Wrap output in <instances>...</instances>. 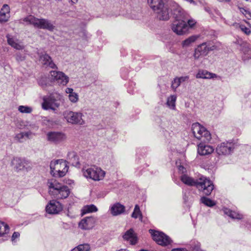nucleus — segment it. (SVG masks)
Segmentation results:
<instances>
[{
    "label": "nucleus",
    "instance_id": "nucleus-37",
    "mask_svg": "<svg viewBox=\"0 0 251 251\" xmlns=\"http://www.w3.org/2000/svg\"><path fill=\"white\" fill-rule=\"evenodd\" d=\"M18 110L23 113H30L32 111V108L27 106L21 105L19 106Z\"/></svg>",
    "mask_w": 251,
    "mask_h": 251
},
{
    "label": "nucleus",
    "instance_id": "nucleus-13",
    "mask_svg": "<svg viewBox=\"0 0 251 251\" xmlns=\"http://www.w3.org/2000/svg\"><path fill=\"white\" fill-rule=\"evenodd\" d=\"M67 138L65 134L62 132L50 131L47 134V140L52 143L58 144L63 142Z\"/></svg>",
    "mask_w": 251,
    "mask_h": 251
},
{
    "label": "nucleus",
    "instance_id": "nucleus-22",
    "mask_svg": "<svg viewBox=\"0 0 251 251\" xmlns=\"http://www.w3.org/2000/svg\"><path fill=\"white\" fill-rule=\"evenodd\" d=\"M9 18L10 7L8 5L4 4L0 11V22H6L8 21Z\"/></svg>",
    "mask_w": 251,
    "mask_h": 251
},
{
    "label": "nucleus",
    "instance_id": "nucleus-31",
    "mask_svg": "<svg viewBox=\"0 0 251 251\" xmlns=\"http://www.w3.org/2000/svg\"><path fill=\"white\" fill-rule=\"evenodd\" d=\"M131 217L134 219H137L139 217L140 221H142L143 215L138 204L135 205L133 212L131 214Z\"/></svg>",
    "mask_w": 251,
    "mask_h": 251
},
{
    "label": "nucleus",
    "instance_id": "nucleus-44",
    "mask_svg": "<svg viewBox=\"0 0 251 251\" xmlns=\"http://www.w3.org/2000/svg\"><path fill=\"white\" fill-rule=\"evenodd\" d=\"M240 27L241 29L247 35H249L251 33V31L250 30V29L248 28V27H246L244 25H240Z\"/></svg>",
    "mask_w": 251,
    "mask_h": 251
},
{
    "label": "nucleus",
    "instance_id": "nucleus-33",
    "mask_svg": "<svg viewBox=\"0 0 251 251\" xmlns=\"http://www.w3.org/2000/svg\"><path fill=\"white\" fill-rule=\"evenodd\" d=\"M98 211L97 207L94 204L86 205L82 209V214H85L89 212H96Z\"/></svg>",
    "mask_w": 251,
    "mask_h": 251
},
{
    "label": "nucleus",
    "instance_id": "nucleus-47",
    "mask_svg": "<svg viewBox=\"0 0 251 251\" xmlns=\"http://www.w3.org/2000/svg\"><path fill=\"white\" fill-rule=\"evenodd\" d=\"M20 236V233L18 232H14L12 236V240H14Z\"/></svg>",
    "mask_w": 251,
    "mask_h": 251
},
{
    "label": "nucleus",
    "instance_id": "nucleus-20",
    "mask_svg": "<svg viewBox=\"0 0 251 251\" xmlns=\"http://www.w3.org/2000/svg\"><path fill=\"white\" fill-rule=\"evenodd\" d=\"M125 240L129 241L131 245H135L137 242V237L132 228L127 230L123 235Z\"/></svg>",
    "mask_w": 251,
    "mask_h": 251
},
{
    "label": "nucleus",
    "instance_id": "nucleus-38",
    "mask_svg": "<svg viewBox=\"0 0 251 251\" xmlns=\"http://www.w3.org/2000/svg\"><path fill=\"white\" fill-rule=\"evenodd\" d=\"M38 83L40 86L44 88L47 86V79L46 77L42 76L38 79Z\"/></svg>",
    "mask_w": 251,
    "mask_h": 251
},
{
    "label": "nucleus",
    "instance_id": "nucleus-42",
    "mask_svg": "<svg viewBox=\"0 0 251 251\" xmlns=\"http://www.w3.org/2000/svg\"><path fill=\"white\" fill-rule=\"evenodd\" d=\"M15 57L16 60L18 62L23 61L25 59V56H24L21 53H16Z\"/></svg>",
    "mask_w": 251,
    "mask_h": 251
},
{
    "label": "nucleus",
    "instance_id": "nucleus-30",
    "mask_svg": "<svg viewBox=\"0 0 251 251\" xmlns=\"http://www.w3.org/2000/svg\"><path fill=\"white\" fill-rule=\"evenodd\" d=\"M198 37L197 35H192L184 40L182 43L183 48L189 47L192 43L195 42Z\"/></svg>",
    "mask_w": 251,
    "mask_h": 251
},
{
    "label": "nucleus",
    "instance_id": "nucleus-49",
    "mask_svg": "<svg viewBox=\"0 0 251 251\" xmlns=\"http://www.w3.org/2000/svg\"><path fill=\"white\" fill-rule=\"evenodd\" d=\"M178 170L179 171L181 172L182 173H184L186 171V169L182 165L178 166Z\"/></svg>",
    "mask_w": 251,
    "mask_h": 251
},
{
    "label": "nucleus",
    "instance_id": "nucleus-27",
    "mask_svg": "<svg viewBox=\"0 0 251 251\" xmlns=\"http://www.w3.org/2000/svg\"><path fill=\"white\" fill-rule=\"evenodd\" d=\"M223 211L225 214L232 219L240 220L243 218V215L242 214L235 211H232L227 208H224Z\"/></svg>",
    "mask_w": 251,
    "mask_h": 251
},
{
    "label": "nucleus",
    "instance_id": "nucleus-10",
    "mask_svg": "<svg viewBox=\"0 0 251 251\" xmlns=\"http://www.w3.org/2000/svg\"><path fill=\"white\" fill-rule=\"evenodd\" d=\"M186 21H187V16L182 17L180 19H176L172 25V30L177 35L184 34L188 30V26Z\"/></svg>",
    "mask_w": 251,
    "mask_h": 251
},
{
    "label": "nucleus",
    "instance_id": "nucleus-32",
    "mask_svg": "<svg viewBox=\"0 0 251 251\" xmlns=\"http://www.w3.org/2000/svg\"><path fill=\"white\" fill-rule=\"evenodd\" d=\"M90 246L89 244L85 243L80 244L73 249L71 251H90Z\"/></svg>",
    "mask_w": 251,
    "mask_h": 251
},
{
    "label": "nucleus",
    "instance_id": "nucleus-41",
    "mask_svg": "<svg viewBox=\"0 0 251 251\" xmlns=\"http://www.w3.org/2000/svg\"><path fill=\"white\" fill-rule=\"evenodd\" d=\"M180 84L181 83H180V81H179V80H178L177 77H176L172 81V87L173 89H176L180 85Z\"/></svg>",
    "mask_w": 251,
    "mask_h": 251
},
{
    "label": "nucleus",
    "instance_id": "nucleus-39",
    "mask_svg": "<svg viewBox=\"0 0 251 251\" xmlns=\"http://www.w3.org/2000/svg\"><path fill=\"white\" fill-rule=\"evenodd\" d=\"M238 9L240 12L243 14L248 19H250L251 18V13L249 11L245 9L244 8L240 7H238Z\"/></svg>",
    "mask_w": 251,
    "mask_h": 251
},
{
    "label": "nucleus",
    "instance_id": "nucleus-48",
    "mask_svg": "<svg viewBox=\"0 0 251 251\" xmlns=\"http://www.w3.org/2000/svg\"><path fill=\"white\" fill-rule=\"evenodd\" d=\"M66 93L69 94V95H71L74 93V90L72 88H67L66 89Z\"/></svg>",
    "mask_w": 251,
    "mask_h": 251
},
{
    "label": "nucleus",
    "instance_id": "nucleus-56",
    "mask_svg": "<svg viewBox=\"0 0 251 251\" xmlns=\"http://www.w3.org/2000/svg\"><path fill=\"white\" fill-rule=\"evenodd\" d=\"M172 251H178V249H174L172 250Z\"/></svg>",
    "mask_w": 251,
    "mask_h": 251
},
{
    "label": "nucleus",
    "instance_id": "nucleus-53",
    "mask_svg": "<svg viewBox=\"0 0 251 251\" xmlns=\"http://www.w3.org/2000/svg\"><path fill=\"white\" fill-rule=\"evenodd\" d=\"M194 249L196 251H201V250H199V248L197 247V246H196L194 248Z\"/></svg>",
    "mask_w": 251,
    "mask_h": 251
},
{
    "label": "nucleus",
    "instance_id": "nucleus-36",
    "mask_svg": "<svg viewBox=\"0 0 251 251\" xmlns=\"http://www.w3.org/2000/svg\"><path fill=\"white\" fill-rule=\"evenodd\" d=\"M176 100V96L172 95L167 99V104L172 109L175 108V102Z\"/></svg>",
    "mask_w": 251,
    "mask_h": 251
},
{
    "label": "nucleus",
    "instance_id": "nucleus-25",
    "mask_svg": "<svg viewBox=\"0 0 251 251\" xmlns=\"http://www.w3.org/2000/svg\"><path fill=\"white\" fill-rule=\"evenodd\" d=\"M67 159L69 160L70 163L74 166L78 167L80 165L78 161V156L75 151H71L68 153Z\"/></svg>",
    "mask_w": 251,
    "mask_h": 251
},
{
    "label": "nucleus",
    "instance_id": "nucleus-40",
    "mask_svg": "<svg viewBox=\"0 0 251 251\" xmlns=\"http://www.w3.org/2000/svg\"><path fill=\"white\" fill-rule=\"evenodd\" d=\"M69 98L72 102L75 103L78 100V95L76 93L74 92L71 95H69Z\"/></svg>",
    "mask_w": 251,
    "mask_h": 251
},
{
    "label": "nucleus",
    "instance_id": "nucleus-3",
    "mask_svg": "<svg viewBox=\"0 0 251 251\" xmlns=\"http://www.w3.org/2000/svg\"><path fill=\"white\" fill-rule=\"evenodd\" d=\"M23 21L27 25H33L35 27L47 29L52 31L55 26L50 22V21L46 19H38L34 16L30 15L23 18Z\"/></svg>",
    "mask_w": 251,
    "mask_h": 251
},
{
    "label": "nucleus",
    "instance_id": "nucleus-19",
    "mask_svg": "<svg viewBox=\"0 0 251 251\" xmlns=\"http://www.w3.org/2000/svg\"><path fill=\"white\" fill-rule=\"evenodd\" d=\"M39 58L43 65L52 69H57V67L53 62L52 58L47 53H41L39 55Z\"/></svg>",
    "mask_w": 251,
    "mask_h": 251
},
{
    "label": "nucleus",
    "instance_id": "nucleus-34",
    "mask_svg": "<svg viewBox=\"0 0 251 251\" xmlns=\"http://www.w3.org/2000/svg\"><path fill=\"white\" fill-rule=\"evenodd\" d=\"M201 201L202 203L209 207H213L216 205V202L206 197H201Z\"/></svg>",
    "mask_w": 251,
    "mask_h": 251
},
{
    "label": "nucleus",
    "instance_id": "nucleus-29",
    "mask_svg": "<svg viewBox=\"0 0 251 251\" xmlns=\"http://www.w3.org/2000/svg\"><path fill=\"white\" fill-rule=\"evenodd\" d=\"M6 38L7 39L8 44L11 47L19 50H22L23 49V47L19 44L16 43L14 39L11 37V36L9 34H7L6 35Z\"/></svg>",
    "mask_w": 251,
    "mask_h": 251
},
{
    "label": "nucleus",
    "instance_id": "nucleus-7",
    "mask_svg": "<svg viewBox=\"0 0 251 251\" xmlns=\"http://www.w3.org/2000/svg\"><path fill=\"white\" fill-rule=\"evenodd\" d=\"M83 175L86 178H89L94 180L102 179L105 175V172L100 168L93 166L86 169H83Z\"/></svg>",
    "mask_w": 251,
    "mask_h": 251
},
{
    "label": "nucleus",
    "instance_id": "nucleus-16",
    "mask_svg": "<svg viewBox=\"0 0 251 251\" xmlns=\"http://www.w3.org/2000/svg\"><path fill=\"white\" fill-rule=\"evenodd\" d=\"M51 79L58 84L66 85L69 81V77L62 72L52 71L50 72Z\"/></svg>",
    "mask_w": 251,
    "mask_h": 251
},
{
    "label": "nucleus",
    "instance_id": "nucleus-35",
    "mask_svg": "<svg viewBox=\"0 0 251 251\" xmlns=\"http://www.w3.org/2000/svg\"><path fill=\"white\" fill-rule=\"evenodd\" d=\"M9 226L4 223L0 222V237L8 232Z\"/></svg>",
    "mask_w": 251,
    "mask_h": 251
},
{
    "label": "nucleus",
    "instance_id": "nucleus-54",
    "mask_svg": "<svg viewBox=\"0 0 251 251\" xmlns=\"http://www.w3.org/2000/svg\"><path fill=\"white\" fill-rule=\"evenodd\" d=\"M178 251H187L185 249H179L178 248Z\"/></svg>",
    "mask_w": 251,
    "mask_h": 251
},
{
    "label": "nucleus",
    "instance_id": "nucleus-23",
    "mask_svg": "<svg viewBox=\"0 0 251 251\" xmlns=\"http://www.w3.org/2000/svg\"><path fill=\"white\" fill-rule=\"evenodd\" d=\"M48 186L49 188V193L50 195H54L57 191H58L63 185L57 182L55 180L51 179L48 182Z\"/></svg>",
    "mask_w": 251,
    "mask_h": 251
},
{
    "label": "nucleus",
    "instance_id": "nucleus-45",
    "mask_svg": "<svg viewBox=\"0 0 251 251\" xmlns=\"http://www.w3.org/2000/svg\"><path fill=\"white\" fill-rule=\"evenodd\" d=\"M25 136V134L24 132H21L19 134H17L16 136V138L20 142H22V139Z\"/></svg>",
    "mask_w": 251,
    "mask_h": 251
},
{
    "label": "nucleus",
    "instance_id": "nucleus-18",
    "mask_svg": "<svg viewBox=\"0 0 251 251\" xmlns=\"http://www.w3.org/2000/svg\"><path fill=\"white\" fill-rule=\"evenodd\" d=\"M95 219L93 217H87L81 220L79 223V227L84 230L92 228L95 224Z\"/></svg>",
    "mask_w": 251,
    "mask_h": 251
},
{
    "label": "nucleus",
    "instance_id": "nucleus-43",
    "mask_svg": "<svg viewBox=\"0 0 251 251\" xmlns=\"http://www.w3.org/2000/svg\"><path fill=\"white\" fill-rule=\"evenodd\" d=\"M187 25L188 26V28L189 27H193L196 24V22L193 19H190L187 20Z\"/></svg>",
    "mask_w": 251,
    "mask_h": 251
},
{
    "label": "nucleus",
    "instance_id": "nucleus-4",
    "mask_svg": "<svg viewBox=\"0 0 251 251\" xmlns=\"http://www.w3.org/2000/svg\"><path fill=\"white\" fill-rule=\"evenodd\" d=\"M68 168L67 162L62 159L51 161L50 163V174L54 177L64 176Z\"/></svg>",
    "mask_w": 251,
    "mask_h": 251
},
{
    "label": "nucleus",
    "instance_id": "nucleus-12",
    "mask_svg": "<svg viewBox=\"0 0 251 251\" xmlns=\"http://www.w3.org/2000/svg\"><path fill=\"white\" fill-rule=\"evenodd\" d=\"M64 118L68 123L72 124L83 125L84 121L82 118V114L81 112H75L72 111L66 110L63 114Z\"/></svg>",
    "mask_w": 251,
    "mask_h": 251
},
{
    "label": "nucleus",
    "instance_id": "nucleus-17",
    "mask_svg": "<svg viewBox=\"0 0 251 251\" xmlns=\"http://www.w3.org/2000/svg\"><path fill=\"white\" fill-rule=\"evenodd\" d=\"M170 8L175 19H180L182 17L187 16L182 8L175 2L170 3Z\"/></svg>",
    "mask_w": 251,
    "mask_h": 251
},
{
    "label": "nucleus",
    "instance_id": "nucleus-50",
    "mask_svg": "<svg viewBox=\"0 0 251 251\" xmlns=\"http://www.w3.org/2000/svg\"><path fill=\"white\" fill-rule=\"evenodd\" d=\"M204 9L205 11L206 12H207V13H211V9H210V8L209 7H204Z\"/></svg>",
    "mask_w": 251,
    "mask_h": 251
},
{
    "label": "nucleus",
    "instance_id": "nucleus-2",
    "mask_svg": "<svg viewBox=\"0 0 251 251\" xmlns=\"http://www.w3.org/2000/svg\"><path fill=\"white\" fill-rule=\"evenodd\" d=\"M151 8L157 14L159 20L167 21L169 19V9L162 0H148Z\"/></svg>",
    "mask_w": 251,
    "mask_h": 251
},
{
    "label": "nucleus",
    "instance_id": "nucleus-6",
    "mask_svg": "<svg viewBox=\"0 0 251 251\" xmlns=\"http://www.w3.org/2000/svg\"><path fill=\"white\" fill-rule=\"evenodd\" d=\"M62 101V96L59 94H52L48 98L44 99L42 108L45 110H55L58 108Z\"/></svg>",
    "mask_w": 251,
    "mask_h": 251
},
{
    "label": "nucleus",
    "instance_id": "nucleus-28",
    "mask_svg": "<svg viewBox=\"0 0 251 251\" xmlns=\"http://www.w3.org/2000/svg\"><path fill=\"white\" fill-rule=\"evenodd\" d=\"M214 76H216L215 74L209 73L206 70H200L196 75L197 78L208 79L213 78Z\"/></svg>",
    "mask_w": 251,
    "mask_h": 251
},
{
    "label": "nucleus",
    "instance_id": "nucleus-14",
    "mask_svg": "<svg viewBox=\"0 0 251 251\" xmlns=\"http://www.w3.org/2000/svg\"><path fill=\"white\" fill-rule=\"evenodd\" d=\"M233 149V144L232 143L223 142L217 146L216 151L219 155H226L230 154Z\"/></svg>",
    "mask_w": 251,
    "mask_h": 251
},
{
    "label": "nucleus",
    "instance_id": "nucleus-8",
    "mask_svg": "<svg viewBox=\"0 0 251 251\" xmlns=\"http://www.w3.org/2000/svg\"><path fill=\"white\" fill-rule=\"evenodd\" d=\"M216 49V46L211 42H204L199 45L195 50L194 57L198 59L201 56H204L208 54L210 51Z\"/></svg>",
    "mask_w": 251,
    "mask_h": 251
},
{
    "label": "nucleus",
    "instance_id": "nucleus-46",
    "mask_svg": "<svg viewBox=\"0 0 251 251\" xmlns=\"http://www.w3.org/2000/svg\"><path fill=\"white\" fill-rule=\"evenodd\" d=\"M189 78V77L187 76H181L180 77H177L178 80L179 81H180V83H182L183 82L185 81L186 80H188Z\"/></svg>",
    "mask_w": 251,
    "mask_h": 251
},
{
    "label": "nucleus",
    "instance_id": "nucleus-52",
    "mask_svg": "<svg viewBox=\"0 0 251 251\" xmlns=\"http://www.w3.org/2000/svg\"><path fill=\"white\" fill-rule=\"evenodd\" d=\"M24 133H25V136L27 138H28L29 136V134H30V133H29V132H24Z\"/></svg>",
    "mask_w": 251,
    "mask_h": 251
},
{
    "label": "nucleus",
    "instance_id": "nucleus-24",
    "mask_svg": "<svg viewBox=\"0 0 251 251\" xmlns=\"http://www.w3.org/2000/svg\"><path fill=\"white\" fill-rule=\"evenodd\" d=\"M70 193V190L69 187L66 185H63V187L53 196L57 199H63L67 198Z\"/></svg>",
    "mask_w": 251,
    "mask_h": 251
},
{
    "label": "nucleus",
    "instance_id": "nucleus-26",
    "mask_svg": "<svg viewBox=\"0 0 251 251\" xmlns=\"http://www.w3.org/2000/svg\"><path fill=\"white\" fill-rule=\"evenodd\" d=\"M125 206L119 203H116L111 208V212L113 216H117L121 214L125 211Z\"/></svg>",
    "mask_w": 251,
    "mask_h": 251
},
{
    "label": "nucleus",
    "instance_id": "nucleus-21",
    "mask_svg": "<svg viewBox=\"0 0 251 251\" xmlns=\"http://www.w3.org/2000/svg\"><path fill=\"white\" fill-rule=\"evenodd\" d=\"M214 151V148L209 145H205L203 143H200L198 146V152L201 155H206L211 154Z\"/></svg>",
    "mask_w": 251,
    "mask_h": 251
},
{
    "label": "nucleus",
    "instance_id": "nucleus-15",
    "mask_svg": "<svg viewBox=\"0 0 251 251\" xmlns=\"http://www.w3.org/2000/svg\"><path fill=\"white\" fill-rule=\"evenodd\" d=\"M63 209V205L56 200L50 201L46 206V212L50 214H57Z\"/></svg>",
    "mask_w": 251,
    "mask_h": 251
},
{
    "label": "nucleus",
    "instance_id": "nucleus-5",
    "mask_svg": "<svg viewBox=\"0 0 251 251\" xmlns=\"http://www.w3.org/2000/svg\"><path fill=\"white\" fill-rule=\"evenodd\" d=\"M192 131L194 137L204 143L208 142L211 139L210 132L198 123L192 125Z\"/></svg>",
    "mask_w": 251,
    "mask_h": 251
},
{
    "label": "nucleus",
    "instance_id": "nucleus-55",
    "mask_svg": "<svg viewBox=\"0 0 251 251\" xmlns=\"http://www.w3.org/2000/svg\"><path fill=\"white\" fill-rule=\"evenodd\" d=\"M71 1L73 3H75L77 2V0H71Z\"/></svg>",
    "mask_w": 251,
    "mask_h": 251
},
{
    "label": "nucleus",
    "instance_id": "nucleus-11",
    "mask_svg": "<svg viewBox=\"0 0 251 251\" xmlns=\"http://www.w3.org/2000/svg\"><path fill=\"white\" fill-rule=\"evenodd\" d=\"M149 232L151 235L153 240L158 245L166 246L170 245L172 242V240L171 238L162 232L153 229H150Z\"/></svg>",
    "mask_w": 251,
    "mask_h": 251
},
{
    "label": "nucleus",
    "instance_id": "nucleus-9",
    "mask_svg": "<svg viewBox=\"0 0 251 251\" xmlns=\"http://www.w3.org/2000/svg\"><path fill=\"white\" fill-rule=\"evenodd\" d=\"M11 164L14 166V169L16 172L24 170L28 172L32 169L31 162L25 158L14 157L11 161Z\"/></svg>",
    "mask_w": 251,
    "mask_h": 251
},
{
    "label": "nucleus",
    "instance_id": "nucleus-51",
    "mask_svg": "<svg viewBox=\"0 0 251 251\" xmlns=\"http://www.w3.org/2000/svg\"><path fill=\"white\" fill-rule=\"evenodd\" d=\"M200 3L203 6H204L206 4V2L204 1H200Z\"/></svg>",
    "mask_w": 251,
    "mask_h": 251
},
{
    "label": "nucleus",
    "instance_id": "nucleus-1",
    "mask_svg": "<svg viewBox=\"0 0 251 251\" xmlns=\"http://www.w3.org/2000/svg\"><path fill=\"white\" fill-rule=\"evenodd\" d=\"M180 180L186 185L195 186L206 196L210 195L214 188L212 181L202 176L194 179L187 175H183L180 177Z\"/></svg>",
    "mask_w": 251,
    "mask_h": 251
}]
</instances>
